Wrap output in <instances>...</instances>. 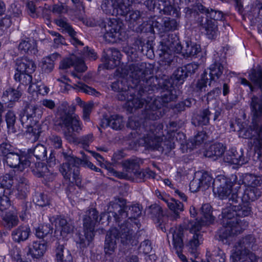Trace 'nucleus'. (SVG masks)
I'll return each instance as SVG.
<instances>
[{
  "label": "nucleus",
  "instance_id": "nucleus-58",
  "mask_svg": "<svg viewBox=\"0 0 262 262\" xmlns=\"http://www.w3.org/2000/svg\"><path fill=\"white\" fill-rule=\"evenodd\" d=\"M144 5L149 10L155 11L157 9L159 11L161 6H164V1L146 0L144 2Z\"/></svg>",
  "mask_w": 262,
  "mask_h": 262
},
{
  "label": "nucleus",
  "instance_id": "nucleus-23",
  "mask_svg": "<svg viewBox=\"0 0 262 262\" xmlns=\"http://www.w3.org/2000/svg\"><path fill=\"white\" fill-rule=\"evenodd\" d=\"M71 66H74L75 70L79 72H83L87 69L83 60L81 58L74 55L62 60L60 62L59 68L62 70H66Z\"/></svg>",
  "mask_w": 262,
  "mask_h": 262
},
{
  "label": "nucleus",
  "instance_id": "nucleus-37",
  "mask_svg": "<svg viewBox=\"0 0 262 262\" xmlns=\"http://www.w3.org/2000/svg\"><path fill=\"white\" fill-rule=\"evenodd\" d=\"M226 150V147L222 143H215L211 145L206 151L205 155L214 160L222 156Z\"/></svg>",
  "mask_w": 262,
  "mask_h": 262
},
{
  "label": "nucleus",
  "instance_id": "nucleus-20",
  "mask_svg": "<svg viewBox=\"0 0 262 262\" xmlns=\"http://www.w3.org/2000/svg\"><path fill=\"white\" fill-rule=\"evenodd\" d=\"M149 24L152 28L158 29L161 32L174 31L178 30L179 23L174 19L165 17L163 19L162 24L157 21L156 17H151L149 20Z\"/></svg>",
  "mask_w": 262,
  "mask_h": 262
},
{
  "label": "nucleus",
  "instance_id": "nucleus-51",
  "mask_svg": "<svg viewBox=\"0 0 262 262\" xmlns=\"http://www.w3.org/2000/svg\"><path fill=\"white\" fill-rule=\"evenodd\" d=\"M0 184L6 191V194H10L14 184V178L10 174H6L1 177Z\"/></svg>",
  "mask_w": 262,
  "mask_h": 262
},
{
  "label": "nucleus",
  "instance_id": "nucleus-5",
  "mask_svg": "<svg viewBox=\"0 0 262 262\" xmlns=\"http://www.w3.org/2000/svg\"><path fill=\"white\" fill-rule=\"evenodd\" d=\"M195 10L199 11L206 16L201 15L197 19V23L200 30H204L207 38L210 39H215L218 35V29L216 21L223 18V14L221 11L206 8L201 4H198Z\"/></svg>",
  "mask_w": 262,
  "mask_h": 262
},
{
  "label": "nucleus",
  "instance_id": "nucleus-33",
  "mask_svg": "<svg viewBox=\"0 0 262 262\" xmlns=\"http://www.w3.org/2000/svg\"><path fill=\"white\" fill-rule=\"evenodd\" d=\"M231 257L235 261L239 262H256V258L255 255L251 251H234Z\"/></svg>",
  "mask_w": 262,
  "mask_h": 262
},
{
  "label": "nucleus",
  "instance_id": "nucleus-21",
  "mask_svg": "<svg viewBox=\"0 0 262 262\" xmlns=\"http://www.w3.org/2000/svg\"><path fill=\"white\" fill-rule=\"evenodd\" d=\"M258 245L256 238L252 235H248L240 239L235 245L234 251H256Z\"/></svg>",
  "mask_w": 262,
  "mask_h": 262
},
{
  "label": "nucleus",
  "instance_id": "nucleus-49",
  "mask_svg": "<svg viewBox=\"0 0 262 262\" xmlns=\"http://www.w3.org/2000/svg\"><path fill=\"white\" fill-rule=\"evenodd\" d=\"M159 12H162L164 14L172 15L176 17H179L180 16L179 8L172 6L166 1H164V6H161Z\"/></svg>",
  "mask_w": 262,
  "mask_h": 262
},
{
  "label": "nucleus",
  "instance_id": "nucleus-27",
  "mask_svg": "<svg viewBox=\"0 0 262 262\" xmlns=\"http://www.w3.org/2000/svg\"><path fill=\"white\" fill-rule=\"evenodd\" d=\"M55 226V231H59L62 236H66L67 234L72 233L74 229L72 224L62 216H57L56 218Z\"/></svg>",
  "mask_w": 262,
  "mask_h": 262
},
{
  "label": "nucleus",
  "instance_id": "nucleus-64",
  "mask_svg": "<svg viewBox=\"0 0 262 262\" xmlns=\"http://www.w3.org/2000/svg\"><path fill=\"white\" fill-rule=\"evenodd\" d=\"M256 137L254 139V143L255 147L259 150L260 154H262V126H259L256 128Z\"/></svg>",
  "mask_w": 262,
  "mask_h": 262
},
{
  "label": "nucleus",
  "instance_id": "nucleus-13",
  "mask_svg": "<svg viewBox=\"0 0 262 262\" xmlns=\"http://www.w3.org/2000/svg\"><path fill=\"white\" fill-rule=\"evenodd\" d=\"M59 115L58 125L66 129L64 135L67 139L71 136V132L79 134L82 130V123L77 115L63 111H59Z\"/></svg>",
  "mask_w": 262,
  "mask_h": 262
},
{
  "label": "nucleus",
  "instance_id": "nucleus-24",
  "mask_svg": "<svg viewBox=\"0 0 262 262\" xmlns=\"http://www.w3.org/2000/svg\"><path fill=\"white\" fill-rule=\"evenodd\" d=\"M27 255H31L33 258H38L42 256L47 250V242L34 241L28 246Z\"/></svg>",
  "mask_w": 262,
  "mask_h": 262
},
{
  "label": "nucleus",
  "instance_id": "nucleus-17",
  "mask_svg": "<svg viewBox=\"0 0 262 262\" xmlns=\"http://www.w3.org/2000/svg\"><path fill=\"white\" fill-rule=\"evenodd\" d=\"M183 227L181 225L179 227L171 228L167 235L168 237L170 235L173 240V248L176 252L182 262H188L186 257L182 253L183 248Z\"/></svg>",
  "mask_w": 262,
  "mask_h": 262
},
{
  "label": "nucleus",
  "instance_id": "nucleus-30",
  "mask_svg": "<svg viewBox=\"0 0 262 262\" xmlns=\"http://www.w3.org/2000/svg\"><path fill=\"white\" fill-rule=\"evenodd\" d=\"M26 157H29V159L33 161V157L37 160H44L47 158V149L45 146L38 144L35 147L29 149L26 155Z\"/></svg>",
  "mask_w": 262,
  "mask_h": 262
},
{
  "label": "nucleus",
  "instance_id": "nucleus-55",
  "mask_svg": "<svg viewBox=\"0 0 262 262\" xmlns=\"http://www.w3.org/2000/svg\"><path fill=\"white\" fill-rule=\"evenodd\" d=\"M6 121L7 122L8 132L12 133L16 132L15 127V123L16 122V116L14 112L12 111H9L6 115Z\"/></svg>",
  "mask_w": 262,
  "mask_h": 262
},
{
  "label": "nucleus",
  "instance_id": "nucleus-19",
  "mask_svg": "<svg viewBox=\"0 0 262 262\" xmlns=\"http://www.w3.org/2000/svg\"><path fill=\"white\" fill-rule=\"evenodd\" d=\"M29 157L26 155L21 156L19 154L14 151L3 159L4 162L11 168H16L21 171L30 165Z\"/></svg>",
  "mask_w": 262,
  "mask_h": 262
},
{
  "label": "nucleus",
  "instance_id": "nucleus-31",
  "mask_svg": "<svg viewBox=\"0 0 262 262\" xmlns=\"http://www.w3.org/2000/svg\"><path fill=\"white\" fill-rule=\"evenodd\" d=\"M36 64L32 60L24 58L16 62V71L32 74L36 69Z\"/></svg>",
  "mask_w": 262,
  "mask_h": 262
},
{
  "label": "nucleus",
  "instance_id": "nucleus-34",
  "mask_svg": "<svg viewBox=\"0 0 262 262\" xmlns=\"http://www.w3.org/2000/svg\"><path fill=\"white\" fill-rule=\"evenodd\" d=\"M224 71V66L219 62H215L209 68V85H211L213 81L215 82L223 74Z\"/></svg>",
  "mask_w": 262,
  "mask_h": 262
},
{
  "label": "nucleus",
  "instance_id": "nucleus-48",
  "mask_svg": "<svg viewBox=\"0 0 262 262\" xmlns=\"http://www.w3.org/2000/svg\"><path fill=\"white\" fill-rule=\"evenodd\" d=\"M30 167L33 174L38 178L41 177L48 169L46 165L40 162H33L30 160Z\"/></svg>",
  "mask_w": 262,
  "mask_h": 262
},
{
  "label": "nucleus",
  "instance_id": "nucleus-9",
  "mask_svg": "<svg viewBox=\"0 0 262 262\" xmlns=\"http://www.w3.org/2000/svg\"><path fill=\"white\" fill-rule=\"evenodd\" d=\"M148 129L146 133L140 139V144H143L147 148L162 151L165 145V138L163 135V126L161 123L154 122L149 123Z\"/></svg>",
  "mask_w": 262,
  "mask_h": 262
},
{
  "label": "nucleus",
  "instance_id": "nucleus-47",
  "mask_svg": "<svg viewBox=\"0 0 262 262\" xmlns=\"http://www.w3.org/2000/svg\"><path fill=\"white\" fill-rule=\"evenodd\" d=\"M53 232V228L50 225L43 224L36 229V235L38 238H46V242L51 239Z\"/></svg>",
  "mask_w": 262,
  "mask_h": 262
},
{
  "label": "nucleus",
  "instance_id": "nucleus-61",
  "mask_svg": "<svg viewBox=\"0 0 262 262\" xmlns=\"http://www.w3.org/2000/svg\"><path fill=\"white\" fill-rule=\"evenodd\" d=\"M209 80V77L207 72L205 71L201 75V78L199 79L196 84V88L198 91H205V88L207 86V83Z\"/></svg>",
  "mask_w": 262,
  "mask_h": 262
},
{
  "label": "nucleus",
  "instance_id": "nucleus-6",
  "mask_svg": "<svg viewBox=\"0 0 262 262\" xmlns=\"http://www.w3.org/2000/svg\"><path fill=\"white\" fill-rule=\"evenodd\" d=\"M142 208L139 204H134L130 206L121 205L117 202H111L108 205L107 213H112L118 225L122 224L130 225V229L133 230V226L129 220L136 219L141 214Z\"/></svg>",
  "mask_w": 262,
  "mask_h": 262
},
{
  "label": "nucleus",
  "instance_id": "nucleus-10",
  "mask_svg": "<svg viewBox=\"0 0 262 262\" xmlns=\"http://www.w3.org/2000/svg\"><path fill=\"white\" fill-rule=\"evenodd\" d=\"M182 50V46L178 36L175 33L168 34L162 42V48L159 53L160 64L168 67L173 64L174 56L172 53H179Z\"/></svg>",
  "mask_w": 262,
  "mask_h": 262
},
{
  "label": "nucleus",
  "instance_id": "nucleus-18",
  "mask_svg": "<svg viewBox=\"0 0 262 262\" xmlns=\"http://www.w3.org/2000/svg\"><path fill=\"white\" fill-rule=\"evenodd\" d=\"M214 193L220 199H227L231 193L232 182L224 176H218L213 181Z\"/></svg>",
  "mask_w": 262,
  "mask_h": 262
},
{
  "label": "nucleus",
  "instance_id": "nucleus-53",
  "mask_svg": "<svg viewBox=\"0 0 262 262\" xmlns=\"http://www.w3.org/2000/svg\"><path fill=\"white\" fill-rule=\"evenodd\" d=\"M212 114L209 108L203 110L199 115L196 117L198 125H207L209 123L210 116Z\"/></svg>",
  "mask_w": 262,
  "mask_h": 262
},
{
  "label": "nucleus",
  "instance_id": "nucleus-29",
  "mask_svg": "<svg viewBox=\"0 0 262 262\" xmlns=\"http://www.w3.org/2000/svg\"><path fill=\"white\" fill-rule=\"evenodd\" d=\"M169 209L173 212L171 216L172 220H177L180 218V213L184 210L183 203L175 199H163Z\"/></svg>",
  "mask_w": 262,
  "mask_h": 262
},
{
  "label": "nucleus",
  "instance_id": "nucleus-56",
  "mask_svg": "<svg viewBox=\"0 0 262 262\" xmlns=\"http://www.w3.org/2000/svg\"><path fill=\"white\" fill-rule=\"evenodd\" d=\"M31 73L17 72L14 75V78L16 81L20 82L22 84H30L32 81V76Z\"/></svg>",
  "mask_w": 262,
  "mask_h": 262
},
{
  "label": "nucleus",
  "instance_id": "nucleus-54",
  "mask_svg": "<svg viewBox=\"0 0 262 262\" xmlns=\"http://www.w3.org/2000/svg\"><path fill=\"white\" fill-rule=\"evenodd\" d=\"M127 126L131 129L135 130V132L134 133H132V134H135V133L141 134V128L142 129H145L146 131L147 128H144V126H141V122L139 120V119L138 117H130L128 119V121L127 123Z\"/></svg>",
  "mask_w": 262,
  "mask_h": 262
},
{
  "label": "nucleus",
  "instance_id": "nucleus-32",
  "mask_svg": "<svg viewBox=\"0 0 262 262\" xmlns=\"http://www.w3.org/2000/svg\"><path fill=\"white\" fill-rule=\"evenodd\" d=\"M130 6H127V12L125 14L120 15V16H125V20L129 24L130 28L134 27L135 26L140 23L141 19L142 13L137 10H130Z\"/></svg>",
  "mask_w": 262,
  "mask_h": 262
},
{
  "label": "nucleus",
  "instance_id": "nucleus-46",
  "mask_svg": "<svg viewBox=\"0 0 262 262\" xmlns=\"http://www.w3.org/2000/svg\"><path fill=\"white\" fill-rule=\"evenodd\" d=\"M59 57V54L54 53L50 55L42 60L41 68L46 73L51 72L54 67V61Z\"/></svg>",
  "mask_w": 262,
  "mask_h": 262
},
{
  "label": "nucleus",
  "instance_id": "nucleus-12",
  "mask_svg": "<svg viewBox=\"0 0 262 262\" xmlns=\"http://www.w3.org/2000/svg\"><path fill=\"white\" fill-rule=\"evenodd\" d=\"M38 106L33 104H28L25 106L24 113L20 116V121L22 125L27 129L26 132L33 137V140H36L41 133V129L36 124V113Z\"/></svg>",
  "mask_w": 262,
  "mask_h": 262
},
{
  "label": "nucleus",
  "instance_id": "nucleus-44",
  "mask_svg": "<svg viewBox=\"0 0 262 262\" xmlns=\"http://www.w3.org/2000/svg\"><path fill=\"white\" fill-rule=\"evenodd\" d=\"M250 108L255 118H259L262 115V97L253 96L250 102Z\"/></svg>",
  "mask_w": 262,
  "mask_h": 262
},
{
  "label": "nucleus",
  "instance_id": "nucleus-63",
  "mask_svg": "<svg viewBox=\"0 0 262 262\" xmlns=\"http://www.w3.org/2000/svg\"><path fill=\"white\" fill-rule=\"evenodd\" d=\"M6 194L0 197V215H3L4 212L8 209L11 205V201Z\"/></svg>",
  "mask_w": 262,
  "mask_h": 262
},
{
  "label": "nucleus",
  "instance_id": "nucleus-22",
  "mask_svg": "<svg viewBox=\"0 0 262 262\" xmlns=\"http://www.w3.org/2000/svg\"><path fill=\"white\" fill-rule=\"evenodd\" d=\"M55 24L60 28L63 33H68L71 37V42L74 45L83 46V43L76 37V32L66 18H59L55 20Z\"/></svg>",
  "mask_w": 262,
  "mask_h": 262
},
{
  "label": "nucleus",
  "instance_id": "nucleus-3",
  "mask_svg": "<svg viewBox=\"0 0 262 262\" xmlns=\"http://www.w3.org/2000/svg\"><path fill=\"white\" fill-rule=\"evenodd\" d=\"M201 213L203 216L201 221L197 219L194 221H186L184 222L182 226L184 229L189 230L193 234V236L189 240L187 243V247L189 252L193 256H196L198 254L197 249L203 242L202 235L200 232L202 227L206 224L212 223L214 220V217L212 214V207L209 204H204L201 207Z\"/></svg>",
  "mask_w": 262,
  "mask_h": 262
},
{
  "label": "nucleus",
  "instance_id": "nucleus-45",
  "mask_svg": "<svg viewBox=\"0 0 262 262\" xmlns=\"http://www.w3.org/2000/svg\"><path fill=\"white\" fill-rule=\"evenodd\" d=\"M261 195V191L255 187H249L246 189L243 195V201H254Z\"/></svg>",
  "mask_w": 262,
  "mask_h": 262
},
{
  "label": "nucleus",
  "instance_id": "nucleus-43",
  "mask_svg": "<svg viewBox=\"0 0 262 262\" xmlns=\"http://www.w3.org/2000/svg\"><path fill=\"white\" fill-rule=\"evenodd\" d=\"M206 256V260L203 262H225L226 258L224 253L219 248H215L211 253L207 251Z\"/></svg>",
  "mask_w": 262,
  "mask_h": 262
},
{
  "label": "nucleus",
  "instance_id": "nucleus-41",
  "mask_svg": "<svg viewBox=\"0 0 262 262\" xmlns=\"http://www.w3.org/2000/svg\"><path fill=\"white\" fill-rule=\"evenodd\" d=\"M57 262H73L70 252L63 245H58L56 249Z\"/></svg>",
  "mask_w": 262,
  "mask_h": 262
},
{
  "label": "nucleus",
  "instance_id": "nucleus-15",
  "mask_svg": "<svg viewBox=\"0 0 262 262\" xmlns=\"http://www.w3.org/2000/svg\"><path fill=\"white\" fill-rule=\"evenodd\" d=\"M130 0H103L101 5L102 11L108 15L120 16L127 12V6H130Z\"/></svg>",
  "mask_w": 262,
  "mask_h": 262
},
{
  "label": "nucleus",
  "instance_id": "nucleus-42",
  "mask_svg": "<svg viewBox=\"0 0 262 262\" xmlns=\"http://www.w3.org/2000/svg\"><path fill=\"white\" fill-rule=\"evenodd\" d=\"M42 15L48 14V12L51 11L53 13L61 14L68 12V6L63 3H58L54 4L52 6L45 5V7L42 8Z\"/></svg>",
  "mask_w": 262,
  "mask_h": 262
},
{
  "label": "nucleus",
  "instance_id": "nucleus-16",
  "mask_svg": "<svg viewBox=\"0 0 262 262\" xmlns=\"http://www.w3.org/2000/svg\"><path fill=\"white\" fill-rule=\"evenodd\" d=\"M142 163V161L136 157L125 160L122 162L123 171L116 172V176L120 179L132 180V175L139 169Z\"/></svg>",
  "mask_w": 262,
  "mask_h": 262
},
{
  "label": "nucleus",
  "instance_id": "nucleus-50",
  "mask_svg": "<svg viewBox=\"0 0 262 262\" xmlns=\"http://www.w3.org/2000/svg\"><path fill=\"white\" fill-rule=\"evenodd\" d=\"M250 80L259 89H262V68L260 67L253 69L249 74Z\"/></svg>",
  "mask_w": 262,
  "mask_h": 262
},
{
  "label": "nucleus",
  "instance_id": "nucleus-1",
  "mask_svg": "<svg viewBox=\"0 0 262 262\" xmlns=\"http://www.w3.org/2000/svg\"><path fill=\"white\" fill-rule=\"evenodd\" d=\"M251 212V207L248 204L243 206L230 204V206L223 209L222 212L223 227L219 231L220 238L222 240L227 239L245 230L248 223L239 217L248 216Z\"/></svg>",
  "mask_w": 262,
  "mask_h": 262
},
{
  "label": "nucleus",
  "instance_id": "nucleus-38",
  "mask_svg": "<svg viewBox=\"0 0 262 262\" xmlns=\"http://www.w3.org/2000/svg\"><path fill=\"white\" fill-rule=\"evenodd\" d=\"M3 219V225L7 229L10 230L16 226L19 223V219L16 212L11 211L1 215Z\"/></svg>",
  "mask_w": 262,
  "mask_h": 262
},
{
  "label": "nucleus",
  "instance_id": "nucleus-36",
  "mask_svg": "<svg viewBox=\"0 0 262 262\" xmlns=\"http://www.w3.org/2000/svg\"><path fill=\"white\" fill-rule=\"evenodd\" d=\"M18 49L22 53L35 54L37 52L36 42L34 39L27 38L19 44Z\"/></svg>",
  "mask_w": 262,
  "mask_h": 262
},
{
  "label": "nucleus",
  "instance_id": "nucleus-60",
  "mask_svg": "<svg viewBox=\"0 0 262 262\" xmlns=\"http://www.w3.org/2000/svg\"><path fill=\"white\" fill-rule=\"evenodd\" d=\"M0 151L3 159L15 151L14 147L9 143L4 142L0 144Z\"/></svg>",
  "mask_w": 262,
  "mask_h": 262
},
{
  "label": "nucleus",
  "instance_id": "nucleus-11",
  "mask_svg": "<svg viewBox=\"0 0 262 262\" xmlns=\"http://www.w3.org/2000/svg\"><path fill=\"white\" fill-rule=\"evenodd\" d=\"M99 213L94 208L88 210L83 219L84 236H79L77 244L80 248H84L90 245L94 236L95 227L98 223Z\"/></svg>",
  "mask_w": 262,
  "mask_h": 262
},
{
  "label": "nucleus",
  "instance_id": "nucleus-35",
  "mask_svg": "<svg viewBox=\"0 0 262 262\" xmlns=\"http://www.w3.org/2000/svg\"><path fill=\"white\" fill-rule=\"evenodd\" d=\"M224 160L233 164L242 165L245 163L242 151L241 150L238 152L233 148L227 152Z\"/></svg>",
  "mask_w": 262,
  "mask_h": 262
},
{
  "label": "nucleus",
  "instance_id": "nucleus-26",
  "mask_svg": "<svg viewBox=\"0 0 262 262\" xmlns=\"http://www.w3.org/2000/svg\"><path fill=\"white\" fill-rule=\"evenodd\" d=\"M21 95V93L18 90L10 87L3 92L2 100L6 104L7 103L8 107L11 108L14 103L19 100Z\"/></svg>",
  "mask_w": 262,
  "mask_h": 262
},
{
  "label": "nucleus",
  "instance_id": "nucleus-25",
  "mask_svg": "<svg viewBox=\"0 0 262 262\" xmlns=\"http://www.w3.org/2000/svg\"><path fill=\"white\" fill-rule=\"evenodd\" d=\"M31 234V229L29 225H23L14 229L11 233L13 240L16 243L26 241Z\"/></svg>",
  "mask_w": 262,
  "mask_h": 262
},
{
  "label": "nucleus",
  "instance_id": "nucleus-52",
  "mask_svg": "<svg viewBox=\"0 0 262 262\" xmlns=\"http://www.w3.org/2000/svg\"><path fill=\"white\" fill-rule=\"evenodd\" d=\"M111 58L107 62V68L113 69L118 66L120 63L121 54L120 52L116 49H111Z\"/></svg>",
  "mask_w": 262,
  "mask_h": 262
},
{
  "label": "nucleus",
  "instance_id": "nucleus-59",
  "mask_svg": "<svg viewBox=\"0 0 262 262\" xmlns=\"http://www.w3.org/2000/svg\"><path fill=\"white\" fill-rule=\"evenodd\" d=\"M34 201L37 205L44 207L50 204V200L48 196L43 193H37L35 195Z\"/></svg>",
  "mask_w": 262,
  "mask_h": 262
},
{
  "label": "nucleus",
  "instance_id": "nucleus-40",
  "mask_svg": "<svg viewBox=\"0 0 262 262\" xmlns=\"http://www.w3.org/2000/svg\"><path fill=\"white\" fill-rule=\"evenodd\" d=\"M28 180L24 177H19L16 185V196L19 199H25L28 194L29 185Z\"/></svg>",
  "mask_w": 262,
  "mask_h": 262
},
{
  "label": "nucleus",
  "instance_id": "nucleus-57",
  "mask_svg": "<svg viewBox=\"0 0 262 262\" xmlns=\"http://www.w3.org/2000/svg\"><path fill=\"white\" fill-rule=\"evenodd\" d=\"M188 75L183 67L178 68L173 73L172 78L177 80L180 84L183 83Z\"/></svg>",
  "mask_w": 262,
  "mask_h": 262
},
{
  "label": "nucleus",
  "instance_id": "nucleus-62",
  "mask_svg": "<svg viewBox=\"0 0 262 262\" xmlns=\"http://www.w3.org/2000/svg\"><path fill=\"white\" fill-rule=\"evenodd\" d=\"M151 171H146L145 170H141L139 168L136 172L132 175V179H136L139 182L144 181L146 179L150 178Z\"/></svg>",
  "mask_w": 262,
  "mask_h": 262
},
{
  "label": "nucleus",
  "instance_id": "nucleus-4",
  "mask_svg": "<svg viewBox=\"0 0 262 262\" xmlns=\"http://www.w3.org/2000/svg\"><path fill=\"white\" fill-rule=\"evenodd\" d=\"M119 238L124 245L134 246L138 243L130 225H120L119 229L112 228L107 232L105 237L104 245L105 255L111 256L115 252L117 248L116 239Z\"/></svg>",
  "mask_w": 262,
  "mask_h": 262
},
{
  "label": "nucleus",
  "instance_id": "nucleus-7",
  "mask_svg": "<svg viewBox=\"0 0 262 262\" xmlns=\"http://www.w3.org/2000/svg\"><path fill=\"white\" fill-rule=\"evenodd\" d=\"M111 87L113 90L119 93L117 98L119 100L126 101L125 105L128 111L132 112L134 108L136 110L143 106L144 101L133 95L135 87H129L125 79L122 78L113 82Z\"/></svg>",
  "mask_w": 262,
  "mask_h": 262
},
{
  "label": "nucleus",
  "instance_id": "nucleus-2",
  "mask_svg": "<svg viewBox=\"0 0 262 262\" xmlns=\"http://www.w3.org/2000/svg\"><path fill=\"white\" fill-rule=\"evenodd\" d=\"M60 159L63 161L59 167V170L64 179L77 185L81 184V178L80 175L79 166L81 164L85 167H88L96 172L101 169L97 167L86 158L81 160L73 155L72 150L67 148L62 149L58 152Z\"/></svg>",
  "mask_w": 262,
  "mask_h": 262
},
{
  "label": "nucleus",
  "instance_id": "nucleus-28",
  "mask_svg": "<svg viewBox=\"0 0 262 262\" xmlns=\"http://www.w3.org/2000/svg\"><path fill=\"white\" fill-rule=\"evenodd\" d=\"M124 125V121L122 116L118 115H111L107 118L102 120L103 127L110 126L115 130L121 129Z\"/></svg>",
  "mask_w": 262,
  "mask_h": 262
},
{
  "label": "nucleus",
  "instance_id": "nucleus-39",
  "mask_svg": "<svg viewBox=\"0 0 262 262\" xmlns=\"http://www.w3.org/2000/svg\"><path fill=\"white\" fill-rule=\"evenodd\" d=\"M200 45L191 41H186L185 46H182V50L180 52L186 57H194L201 52Z\"/></svg>",
  "mask_w": 262,
  "mask_h": 262
},
{
  "label": "nucleus",
  "instance_id": "nucleus-8",
  "mask_svg": "<svg viewBox=\"0 0 262 262\" xmlns=\"http://www.w3.org/2000/svg\"><path fill=\"white\" fill-rule=\"evenodd\" d=\"M127 75L132 79L135 88L138 85H152V82L157 79L151 76L153 70L151 66L145 62L131 63L126 67Z\"/></svg>",
  "mask_w": 262,
  "mask_h": 262
},
{
  "label": "nucleus",
  "instance_id": "nucleus-14",
  "mask_svg": "<svg viewBox=\"0 0 262 262\" xmlns=\"http://www.w3.org/2000/svg\"><path fill=\"white\" fill-rule=\"evenodd\" d=\"M122 23L116 19L107 20V22L102 20L99 26L104 28V38L108 42H114L117 40H122Z\"/></svg>",
  "mask_w": 262,
  "mask_h": 262
}]
</instances>
